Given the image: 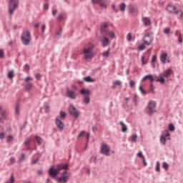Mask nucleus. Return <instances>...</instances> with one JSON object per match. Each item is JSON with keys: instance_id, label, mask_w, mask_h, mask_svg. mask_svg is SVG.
<instances>
[{"instance_id": "nucleus-1", "label": "nucleus", "mask_w": 183, "mask_h": 183, "mask_svg": "<svg viewBox=\"0 0 183 183\" xmlns=\"http://www.w3.org/2000/svg\"><path fill=\"white\" fill-rule=\"evenodd\" d=\"M95 47V44L92 43H88L84 45L81 53L85 61H90L95 56L96 54L94 51Z\"/></svg>"}, {"instance_id": "nucleus-2", "label": "nucleus", "mask_w": 183, "mask_h": 183, "mask_svg": "<svg viewBox=\"0 0 183 183\" xmlns=\"http://www.w3.org/2000/svg\"><path fill=\"white\" fill-rule=\"evenodd\" d=\"M68 168L69 165L67 164H59L56 166H52L49 170V174L51 177H55L61 170H66Z\"/></svg>"}, {"instance_id": "nucleus-3", "label": "nucleus", "mask_w": 183, "mask_h": 183, "mask_svg": "<svg viewBox=\"0 0 183 183\" xmlns=\"http://www.w3.org/2000/svg\"><path fill=\"white\" fill-rule=\"evenodd\" d=\"M174 74L173 70L171 68L167 69L163 73L160 74L159 76H156L157 82H159L162 84H164L166 81L165 79H168Z\"/></svg>"}, {"instance_id": "nucleus-4", "label": "nucleus", "mask_w": 183, "mask_h": 183, "mask_svg": "<svg viewBox=\"0 0 183 183\" xmlns=\"http://www.w3.org/2000/svg\"><path fill=\"white\" fill-rule=\"evenodd\" d=\"M21 43L24 46H29L31 41V33L29 31H24L21 36Z\"/></svg>"}, {"instance_id": "nucleus-5", "label": "nucleus", "mask_w": 183, "mask_h": 183, "mask_svg": "<svg viewBox=\"0 0 183 183\" xmlns=\"http://www.w3.org/2000/svg\"><path fill=\"white\" fill-rule=\"evenodd\" d=\"M108 23H104L101 27L102 34L108 36L111 39H114L115 38V33L113 31H109Z\"/></svg>"}, {"instance_id": "nucleus-6", "label": "nucleus", "mask_w": 183, "mask_h": 183, "mask_svg": "<svg viewBox=\"0 0 183 183\" xmlns=\"http://www.w3.org/2000/svg\"><path fill=\"white\" fill-rule=\"evenodd\" d=\"M80 94L83 96V103L85 104H89L91 102V99H90V96L92 94L91 90L81 89L80 90Z\"/></svg>"}, {"instance_id": "nucleus-7", "label": "nucleus", "mask_w": 183, "mask_h": 183, "mask_svg": "<svg viewBox=\"0 0 183 183\" xmlns=\"http://www.w3.org/2000/svg\"><path fill=\"white\" fill-rule=\"evenodd\" d=\"M19 6V0H10L9 2V13L11 16Z\"/></svg>"}, {"instance_id": "nucleus-8", "label": "nucleus", "mask_w": 183, "mask_h": 183, "mask_svg": "<svg viewBox=\"0 0 183 183\" xmlns=\"http://www.w3.org/2000/svg\"><path fill=\"white\" fill-rule=\"evenodd\" d=\"M169 14H179V9L172 4H169L166 8Z\"/></svg>"}, {"instance_id": "nucleus-9", "label": "nucleus", "mask_w": 183, "mask_h": 183, "mask_svg": "<svg viewBox=\"0 0 183 183\" xmlns=\"http://www.w3.org/2000/svg\"><path fill=\"white\" fill-rule=\"evenodd\" d=\"M148 114L152 115L157 112V103L154 101H149L148 103Z\"/></svg>"}, {"instance_id": "nucleus-10", "label": "nucleus", "mask_w": 183, "mask_h": 183, "mask_svg": "<svg viewBox=\"0 0 183 183\" xmlns=\"http://www.w3.org/2000/svg\"><path fill=\"white\" fill-rule=\"evenodd\" d=\"M154 41L152 33H147L143 38V42L146 46H151Z\"/></svg>"}, {"instance_id": "nucleus-11", "label": "nucleus", "mask_w": 183, "mask_h": 183, "mask_svg": "<svg viewBox=\"0 0 183 183\" xmlns=\"http://www.w3.org/2000/svg\"><path fill=\"white\" fill-rule=\"evenodd\" d=\"M168 137V138H167ZM167 139L170 140V132L169 130L166 129L164 133L162 134V135L160 137V142L163 144V145H166V142Z\"/></svg>"}, {"instance_id": "nucleus-12", "label": "nucleus", "mask_w": 183, "mask_h": 183, "mask_svg": "<svg viewBox=\"0 0 183 183\" xmlns=\"http://www.w3.org/2000/svg\"><path fill=\"white\" fill-rule=\"evenodd\" d=\"M69 172L65 170L62 174H61V177H59L57 179L58 182L60 183H66L68 182V180L69 179Z\"/></svg>"}, {"instance_id": "nucleus-13", "label": "nucleus", "mask_w": 183, "mask_h": 183, "mask_svg": "<svg viewBox=\"0 0 183 183\" xmlns=\"http://www.w3.org/2000/svg\"><path fill=\"white\" fill-rule=\"evenodd\" d=\"M110 147L107 144H102L100 152L102 154L105 156H109L110 155Z\"/></svg>"}, {"instance_id": "nucleus-14", "label": "nucleus", "mask_w": 183, "mask_h": 183, "mask_svg": "<svg viewBox=\"0 0 183 183\" xmlns=\"http://www.w3.org/2000/svg\"><path fill=\"white\" fill-rule=\"evenodd\" d=\"M69 114L75 117L76 119L79 117L80 112L77 110V109L72 104H71L69 107Z\"/></svg>"}, {"instance_id": "nucleus-15", "label": "nucleus", "mask_w": 183, "mask_h": 183, "mask_svg": "<svg viewBox=\"0 0 183 183\" xmlns=\"http://www.w3.org/2000/svg\"><path fill=\"white\" fill-rule=\"evenodd\" d=\"M29 81H33V79L30 76H27L24 79V82L26 83L25 89L27 91L31 90L33 87V83L29 82Z\"/></svg>"}, {"instance_id": "nucleus-16", "label": "nucleus", "mask_w": 183, "mask_h": 183, "mask_svg": "<svg viewBox=\"0 0 183 183\" xmlns=\"http://www.w3.org/2000/svg\"><path fill=\"white\" fill-rule=\"evenodd\" d=\"M61 117H57L55 119V124L59 131H63L64 129V124L61 121Z\"/></svg>"}, {"instance_id": "nucleus-17", "label": "nucleus", "mask_w": 183, "mask_h": 183, "mask_svg": "<svg viewBox=\"0 0 183 183\" xmlns=\"http://www.w3.org/2000/svg\"><path fill=\"white\" fill-rule=\"evenodd\" d=\"M99 39H100V41L102 42L103 47H107L108 46H110L111 44L110 40L107 36H101Z\"/></svg>"}, {"instance_id": "nucleus-18", "label": "nucleus", "mask_w": 183, "mask_h": 183, "mask_svg": "<svg viewBox=\"0 0 183 183\" xmlns=\"http://www.w3.org/2000/svg\"><path fill=\"white\" fill-rule=\"evenodd\" d=\"M66 97L71 99L75 100L76 98V93L74 90L67 89L66 90Z\"/></svg>"}, {"instance_id": "nucleus-19", "label": "nucleus", "mask_w": 183, "mask_h": 183, "mask_svg": "<svg viewBox=\"0 0 183 183\" xmlns=\"http://www.w3.org/2000/svg\"><path fill=\"white\" fill-rule=\"evenodd\" d=\"M86 137V139L87 140H89V138H90V134L89 133H87L85 131H81L79 134L77 136V139H79L81 138H83Z\"/></svg>"}, {"instance_id": "nucleus-20", "label": "nucleus", "mask_w": 183, "mask_h": 183, "mask_svg": "<svg viewBox=\"0 0 183 183\" xmlns=\"http://www.w3.org/2000/svg\"><path fill=\"white\" fill-rule=\"evenodd\" d=\"M93 4H99L102 7H107L104 0H92Z\"/></svg>"}, {"instance_id": "nucleus-21", "label": "nucleus", "mask_w": 183, "mask_h": 183, "mask_svg": "<svg viewBox=\"0 0 183 183\" xmlns=\"http://www.w3.org/2000/svg\"><path fill=\"white\" fill-rule=\"evenodd\" d=\"M168 54L166 52H162L160 55V61L162 64H165L167 62Z\"/></svg>"}, {"instance_id": "nucleus-22", "label": "nucleus", "mask_w": 183, "mask_h": 183, "mask_svg": "<svg viewBox=\"0 0 183 183\" xmlns=\"http://www.w3.org/2000/svg\"><path fill=\"white\" fill-rule=\"evenodd\" d=\"M142 21L143 22L145 26H149L152 24V21L149 18L143 16L142 18Z\"/></svg>"}, {"instance_id": "nucleus-23", "label": "nucleus", "mask_w": 183, "mask_h": 183, "mask_svg": "<svg viewBox=\"0 0 183 183\" xmlns=\"http://www.w3.org/2000/svg\"><path fill=\"white\" fill-rule=\"evenodd\" d=\"M147 79L150 80L151 83L154 81V77L152 74L144 76L142 78V81H146Z\"/></svg>"}, {"instance_id": "nucleus-24", "label": "nucleus", "mask_w": 183, "mask_h": 183, "mask_svg": "<svg viewBox=\"0 0 183 183\" xmlns=\"http://www.w3.org/2000/svg\"><path fill=\"white\" fill-rule=\"evenodd\" d=\"M138 11H139V9L137 7H135L133 5L129 6V12L131 14H137Z\"/></svg>"}, {"instance_id": "nucleus-25", "label": "nucleus", "mask_w": 183, "mask_h": 183, "mask_svg": "<svg viewBox=\"0 0 183 183\" xmlns=\"http://www.w3.org/2000/svg\"><path fill=\"white\" fill-rule=\"evenodd\" d=\"M83 80L87 83H94L96 80L92 78L90 76H87L83 78Z\"/></svg>"}, {"instance_id": "nucleus-26", "label": "nucleus", "mask_w": 183, "mask_h": 183, "mask_svg": "<svg viewBox=\"0 0 183 183\" xmlns=\"http://www.w3.org/2000/svg\"><path fill=\"white\" fill-rule=\"evenodd\" d=\"M119 124L122 126V132L126 133L128 130L127 125L123 122H120Z\"/></svg>"}, {"instance_id": "nucleus-27", "label": "nucleus", "mask_w": 183, "mask_h": 183, "mask_svg": "<svg viewBox=\"0 0 183 183\" xmlns=\"http://www.w3.org/2000/svg\"><path fill=\"white\" fill-rule=\"evenodd\" d=\"M31 141V138H28V139H26L24 141V146H25V147H27V150H29V145Z\"/></svg>"}, {"instance_id": "nucleus-28", "label": "nucleus", "mask_w": 183, "mask_h": 183, "mask_svg": "<svg viewBox=\"0 0 183 183\" xmlns=\"http://www.w3.org/2000/svg\"><path fill=\"white\" fill-rule=\"evenodd\" d=\"M7 77L9 79H13L14 77V70L9 71L7 74Z\"/></svg>"}, {"instance_id": "nucleus-29", "label": "nucleus", "mask_w": 183, "mask_h": 183, "mask_svg": "<svg viewBox=\"0 0 183 183\" xmlns=\"http://www.w3.org/2000/svg\"><path fill=\"white\" fill-rule=\"evenodd\" d=\"M126 8H127V5L125 4V3H122V4H121L120 6H119V9H120V11H121L122 12H124Z\"/></svg>"}, {"instance_id": "nucleus-30", "label": "nucleus", "mask_w": 183, "mask_h": 183, "mask_svg": "<svg viewBox=\"0 0 183 183\" xmlns=\"http://www.w3.org/2000/svg\"><path fill=\"white\" fill-rule=\"evenodd\" d=\"M146 46L147 44H144V42H143V44H140L139 46H138V49L139 51H144L146 49Z\"/></svg>"}, {"instance_id": "nucleus-31", "label": "nucleus", "mask_w": 183, "mask_h": 183, "mask_svg": "<svg viewBox=\"0 0 183 183\" xmlns=\"http://www.w3.org/2000/svg\"><path fill=\"white\" fill-rule=\"evenodd\" d=\"M102 56L104 58H109L110 56V49L102 53Z\"/></svg>"}, {"instance_id": "nucleus-32", "label": "nucleus", "mask_w": 183, "mask_h": 183, "mask_svg": "<svg viewBox=\"0 0 183 183\" xmlns=\"http://www.w3.org/2000/svg\"><path fill=\"white\" fill-rule=\"evenodd\" d=\"M6 183H14V177L13 174H11L10 178L7 179Z\"/></svg>"}, {"instance_id": "nucleus-33", "label": "nucleus", "mask_w": 183, "mask_h": 183, "mask_svg": "<svg viewBox=\"0 0 183 183\" xmlns=\"http://www.w3.org/2000/svg\"><path fill=\"white\" fill-rule=\"evenodd\" d=\"M35 139H36V141L37 142V143H38L39 144H42V142H43L42 138H41V137H39V136H35Z\"/></svg>"}, {"instance_id": "nucleus-34", "label": "nucleus", "mask_w": 183, "mask_h": 183, "mask_svg": "<svg viewBox=\"0 0 183 183\" xmlns=\"http://www.w3.org/2000/svg\"><path fill=\"white\" fill-rule=\"evenodd\" d=\"M179 11L178 14H179V16L178 17V19L179 21H183V11L181 10V9H179Z\"/></svg>"}, {"instance_id": "nucleus-35", "label": "nucleus", "mask_w": 183, "mask_h": 183, "mask_svg": "<svg viewBox=\"0 0 183 183\" xmlns=\"http://www.w3.org/2000/svg\"><path fill=\"white\" fill-rule=\"evenodd\" d=\"M136 86V81L134 80H130L129 81V86L131 89H134Z\"/></svg>"}, {"instance_id": "nucleus-36", "label": "nucleus", "mask_w": 183, "mask_h": 183, "mask_svg": "<svg viewBox=\"0 0 183 183\" xmlns=\"http://www.w3.org/2000/svg\"><path fill=\"white\" fill-rule=\"evenodd\" d=\"M141 61H142V64L143 66L147 64V63H148L147 60H145L144 56H142Z\"/></svg>"}, {"instance_id": "nucleus-37", "label": "nucleus", "mask_w": 183, "mask_h": 183, "mask_svg": "<svg viewBox=\"0 0 183 183\" xmlns=\"http://www.w3.org/2000/svg\"><path fill=\"white\" fill-rule=\"evenodd\" d=\"M137 138H138L137 134H132V137H131V140L133 142H137Z\"/></svg>"}, {"instance_id": "nucleus-38", "label": "nucleus", "mask_w": 183, "mask_h": 183, "mask_svg": "<svg viewBox=\"0 0 183 183\" xmlns=\"http://www.w3.org/2000/svg\"><path fill=\"white\" fill-rule=\"evenodd\" d=\"M139 92H140L143 95H146V94H147V91H145V90L143 89L142 86H139Z\"/></svg>"}, {"instance_id": "nucleus-39", "label": "nucleus", "mask_w": 183, "mask_h": 183, "mask_svg": "<svg viewBox=\"0 0 183 183\" xmlns=\"http://www.w3.org/2000/svg\"><path fill=\"white\" fill-rule=\"evenodd\" d=\"M64 16L63 14H59L57 16L58 21H61L64 20Z\"/></svg>"}, {"instance_id": "nucleus-40", "label": "nucleus", "mask_w": 183, "mask_h": 183, "mask_svg": "<svg viewBox=\"0 0 183 183\" xmlns=\"http://www.w3.org/2000/svg\"><path fill=\"white\" fill-rule=\"evenodd\" d=\"M169 130L170 132H174V130H175V127H174V125L173 124H169Z\"/></svg>"}, {"instance_id": "nucleus-41", "label": "nucleus", "mask_w": 183, "mask_h": 183, "mask_svg": "<svg viewBox=\"0 0 183 183\" xmlns=\"http://www.w3.org/2000/svg\"><path fill=\"white\" fill-rule=\"evenodd\" d=\"M14 140V137L12 135H8L6 137V142H11Z\"/></svg>"}, {"instance_id": "nucleus-42", "label": "nucleus", "mask_w": 183, "mask_h": 183, "mask_svg": "<svg viewBox=\"0 0 183 183\" xmlns=\"http://www.w3.org/2000/svg\"><path fill=\"white\" fill-rule=\"evenodd\" d=\"M19 109H20V106L19 104H17L15 109V114L16 115L19 114Z\"/></svg>"}, {"instance_id": "nucleus-43", "label": "nucleus", "mask_w": 183, "mask_h": 183, "mask_svg": "<svg viewBox=\"0 0 183 183\" xmlns=\"http://www.w3.org/2000/svg\"><path fill=\"white\" fill-rule=\"evenodd\" d=\"M155 170L157 172H160V162H157Z\"/></svg>"}, {"instance_id": "nucleus-44", "label": "nucleus", "mask_w": 183, "mask_h": 183, "mask_svg": "<svg viewBox=\"0 0 183 183\" xmlns=\"http://www.w3.org/2000/svg\"><path fill=\"white\" fill-rule=\"evenodd\" d=\"M149 92L154 94V86L153 84H151Z\"/></svg>"}, {"instance_id": "nucleus-45", "label": "nucleus", "mask_w": 183, "mask_h": 183, "mask_svg": "<svg viewBox=\"0 0 183 183\" xmlns=\"http://www.w3.org/2000/svg\"><path fill=\"white\" fill-rule=\"evenodd\" d=\"M162 167L165 169H168L169 167V165L166 162H164L162 164Z\"/></svg>"}, {"instance_id": "nucleus-46", "label": "nucleus", "mask_w": 183, "mask_h": 183, "mask_svg": "<svg viewBox=\"0 0 183 183\" xmlns=\"http://www.w3.org/2000/svg\"><path fill=\"white\" fill-rule=\"evenodd\" d=\"M66 116V112H64L63 111L60 112V118L61 119H65Z\"/></svg>"}, {"instance_id": "nucleus-47", "label": "nucleus", "mask_w": 183, "mask_h": 183, "mask_svg": "<svg viewBox=\"0 0 183 183\" xmlns=\"http://www.w3.org/2000/svg\"><path fill=\"white\" fill-rule=\"evenodd\" d=\"M127 39L128 41H132V33H129L127 36Z\"/></svg>"}, {"instance_id": "nucleus-48", "label": "nucleus", "mask_w": 183, "mask_h": 183, "mask_svg": "<svg viewBox=\"0 0 183 183\" xmlns=\"http://www.w3.org/2000/svg\"><path fill=\"white\" fill-rule=\"evenodd\" d=\"M171 31V29L170 28H165L164 30H163V32L164 34H169Z\"/></svg>"}, {"instance_id": "nucleus-49", "label": "nucleus", "mask_w": 183, "mask_h": 183, "mask_svg": "<svg viewBox=\"0 0 183 183\" xmlns=\"http://www.w3.org/2000/svg\"><path fill=\"white\" fill-rule=\"evenodd\" d=\"M113 84L121 86L122 84V82L120 80H116L113 82Z\"/></svg>"}, {"instance_id": "nucleus-50", "label": "nucleus", "mask_w": 183, "mask_h": 183, "mask_svg": "<svg viewBox=\"0 0 183 183\" xmlns=\"http://www.w3.org/2000/svg\"><path fill=\"white\" fill-rule=\"evenodd\" d=\"M157 56L156 55H154L152 58V61H151L152 64H154L157 61Z\"/></svg>"}, {"instance_id": "nucleus-51", "label": "nucleus", "mask_w": 183, "mask_h": 183, "mask_svg": "<svg viewBox=\"0 0 183 183\" xmlns=\"http://www.w3.org/2000/svg\"><path fill=\"white\" fill-rule=\"evenodd\" d=\"M50 109V107L48 104L45 105L44 110L46 113H49Z\"/></svg>"}, {"instance_id": "nucleus-52", "label": "nucleus", "mask_w": 183, "mask_h": 183, "mask_svg": "<svg viewBox=\"0 0 183 183\" xmlns=\"http://www.w3.org/2000/svg\"><path fill=\"white\" fill-rule=\"evenodd\" d=\"M178 42H179V44H182V43H183V38H182V35H179V36H178Z\"/></svg>"}, {"instance_id": "nucleus-53", "label": "nucleus", "mask_w": 183, "mask_h": 183, "mask_svg": "<svg viewBox=\"0 0 183 183\" xmlns=\"http://www.w3.org/2000/svg\"><path fill=\"white\" fill-rule=\"evenodd\" d=\"M4 57V51L3 49H0V58L2 59Z\"/></svg>"}, {"instance_id": "nucleus-54", "label": "nucleus", "mask_w": 183, "mask_h": 183, "mask_svg": "<svg viewBox=\"0 0 183 183\" xmlns=\"http://www.w3.org/2000/svg\"><path fill=\"white\" fill-rule=\"evenodd\" d=\"M35 78L37 79V80H40L41 78V76L40 74H35Z\"/></svg>"}, {"instance_id": "nucleus-55", "label": "nucleus", "mask_w": 183, "mask_h": 183, "mask_svg": "<svg viewBox=\"0 0 183 183\" xmlns=\"http://www.w3.org/2000/svg\"><path fill=\"white\" fill-rule=\"evenodd\" d=\"M16 162V159L15 157H11L10 158V163L11 164H14Z\"/></svg>"}, {"instance_id": "nucleus-56", "label": "nucleus", "mask_w": 183, "mask_h": 183, "mask_svg": "<svg viewBox=\"0 0 183 183\" xmlns=\"http://www.w3.org/2000/svg\"><path fill=\"white\" fill-rule=\"evenodd\" d=\"M137 156H138V157H141V158H143V159H144V155H143V154H142V152H139L137 154Z\"/></svg>"}, {"instance_id": "nucleus-57", "label": "nucleus", "mask_w": 183, "mask_h": 183, "mask_svg": "<svg viewBox=\"0 0 183 183\" xmlns=\"http://www.w3.org/2000/svg\"><path fill=\"white\" fill-rule=\"evenodd\" d=\"M1 115L3 118H6V111H2L1 113Z\"/></svg>"}, {"instance_id": "nucleus-58", "label": "nucleus", "mask_w": 183, "mask_h": 183, "mask_svg": "<svg viewBox=\"0 0 183 183\" xmlns=\"http://www.w3.org/2000/svg\"><path fill=\"white\" fill-rule=\"evenodd\" d=\"M25 157H26L25 154H22L21 155V158L19 159V160H20V161H23V160L25 159Z\"/></svg>"}, {"instance_id": "nucleus-59", "label": "nucleus", "mask_w": 183, "mask_h": 183, "mask_svg": "<svg viewBox=\"0 0 183 183\" xmlns=\"http://www.w3.org/2000/svg\"><path fill=\"white\" fill-rule=\"evenodd\" d=\"M4 137H5V133L1 132V133L0 134V139H4Z\"/></svg>"}, {"instance_id": "nucleus-60", "label": "nucleus", "mask_w": 183, "mask_h": 183, "mask_svg": "<svg viewBox=\"0 0 183 183\" xmlns=\"http://www.w3.org/2000/svg\"><path fill=\"white\" fill-rule=\"evenodd\" d=\"M24 69L26 70V71H29L30 69V66L29 64H25L24 65Z\"/></svg>"}, {"instance_id": "nucleus-61", "label": "nucleus", "mask_w": 183, "mask_h": 183, "mask_svg": "<svg viewBox=\"0 0 183 183\" xmlns=\"http://www.w3.org/2000/svg\"><path fill=\"white\" fill-rule=\"evenodd\" d=\"M45 30H46V25L43 24L41 26V31H42L43 33H44Z\"/></svg>"}, {"instance_id": "nucleus-62", "label": "nucleus", "mask_w": 183, "mask_h": 183, "mask_svg": "<svg viewBox=\"0 0 183 183\" xmlns=\"http://www.w3.org/2000/svg\"><path fill=\"white\" fill-rule=\"evenodd\" d=\"M56 14H57V10H56V9L52 10V15H53L54 16H55L56 15Z\"/></svg>"}, {"instance_id": "nucleus-63", "label": "nucleus", "mask_w": 183, "mask_h": 183, "mask_svg": "<svg viewBox=\"0 0 183 183\" xmlns=\"http://www.w3.org/2000/svg\"><path fill=\"white\" fill-rule=\"evenodd\" d=\"M44 10H48L49 9V4H45L44 5Z\"/></svg>"}, {"instance_id": "nucleus-64", "label": "nucleus", "mask_w": 183, "mask_h": 183, "mask_svg": "<svg viewBox=\"0 0 183 183\" xmlns=\"http://www.w3.org/2000/svg\"><path fill=\"white\" fill-rule=\"evenodd\" d=\"M176 36H180L182 35L181 32L179 31H176V33H175Z\"/></svg>"}]
</instances>
